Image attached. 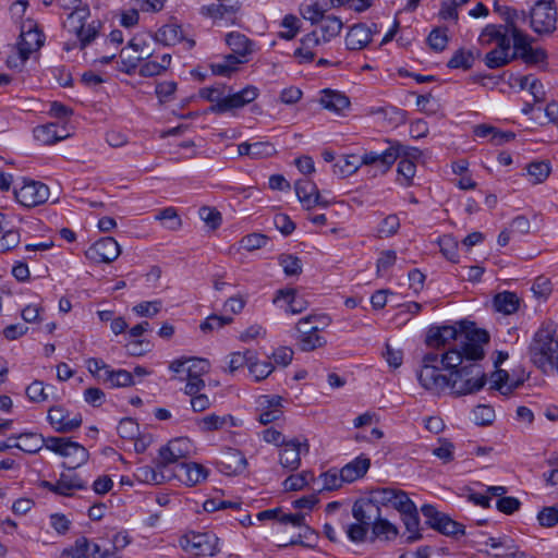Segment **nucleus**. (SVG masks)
I'll return each instance as SVG.
<instances>
[{"instance_id": "f704fd0d", "label": "nucleus", "mask_w": 558, "mask_h": 558, "mask_svg": "<svg viewBox=\"0 0 558 558\" xmlns=\"http://www.w3.org/2000/svg\"><path fill=\"white\" fill-rule=\"evenodd\" d=\"M154 38L163 46H174L183 38L182 29L177 24H167L155 33Z\"/></svg>"}, {"instance_id": "79ce46f5", "label": "nucleus", "mask_w": 558, "mask_h": 558, "mask_svg": "<svg viewBox=\"0 0 558 558\" xmlns=\"http://www.w3.org/2000/svg\"><path fill=\"white\" fill-rule=\"evenodd\" d=\"M322 35L323 41L328 43L338 36L342 29V22L336 16H324L320 26L317 28Z\"/></svg>"}, {"instance_id": "09e8293b", "label": "nucleus", "mask_w": 558, "mask_h": 558, "mask_svg": "<svg viewBox=\"0 0 558 558\" xmlns=\"http://www.w3.org/2000/svg\"><path fill=\"white\" fill-rule=\"evenodd\" d=\"M34 135L38 141L45 144H52L63 138V135L57 134L56 124L38 126L34 130Z\"/></svg>"}, {"instance_id": "9b49d317", "label": "nucleus", "mask_w": 558, "mask_h": 558, "mask_svg": "<svg viewBox=\"0 0 558 558\" xmlns=\"http://www.w3.org/2000/svg\"><path fill=\"white\" fill-rule=\"evenodd\" d=\"M258 96V89L248 85L240 92L225 94L223 100L219 105H211L209 111L213 113H225L234 109L242 108L254 101Z\"/></svg>"}, {"instance_id": "2eb2a0df", "label": "nucleus", "mask_w": 558, "mask_h": 558, "mask_svg": "<svg viewBox=\"0 0 558 558\" xmlns=\"http://www.w3.org/2000/svg\"><path fill=\"white\" fill-rule=\"evenodd\" d=\"M173 475L186 486H194L207 478L208 470L196 462H181L174 466Z\"/></svg>"}, {"instance_id": "5fc2aeb1", "label": "nucleus", "mask_w": 558, "mask_h": 558, "mask_svg": "<svg viewBox=\"0 0 558 558\" xmlns=\"http://www.w3.org/2000/svg\"><path fill=\"white\" fill-rule=\"evenodd\" d=\"M322 480V489L325 490H335L342 486L343 483H345L344 480H342V473L341 471L338 473L335 470H329L320 475Z\"/></svg>"}, {"instance_id": "4c0bfd02", "label": "nucleus", "mask_w": 558, "mask_h": 558, "mask_svg": "<svg viewBox=\"0 0 558 558\" xmlns=\"http://www.w3.org/2000/svg\"><path fill=\"white\" fill-rule=\"evenodd\" d=\"M245 61L246 60L240 59V57L230 53L221 61L211 63L210 69L215 75L230 76L234 71H236L238 65Z\"/></svg>"}, {"instance_id": "680f3d73", "label": "nucleus", "mask_w": 558, "mask_h": 558, "mask_svg": "<svg viewBox=\"0 0 558 558\" xmlns=\"http://www.w3.org/2000/svg\"><path fill=\"white\" fill-rule=\"evenodd\" d=\"M510 35L513 39V47L520 56V52L526 51L529 48H531V41L532 39L524 34L521 29H519L518 26H513L512 29H510Z\"/></svg>"}, {"instance_id": "774afa93", "label": "nucleus", "mask_w": 558, "mask_h": 558, "mask_svg": "<svg viewBox=\"0 0 558 558\" xmlns=\"http://www.w3.org/2000/svg\"><path fill=\"white\" fill-rule=\"evenodd\" d=\"M199 96L203 99L210 101L213 105H219L225 97V86L218 85L211 87H204L199 90Z\"/></svg>"}, {"instance_id": "4be33fe9", "label": "nucleus", "mask_w": 558, "mask_h": 558, "mask_svg": "<svg viewBox=\"0 0 558 558\" xmlns=\"http://www.w3.org/2000/svg\"><path fill=\"white\" fill-rule=\"evenodd\" d=\"M372 40V28L365 24L353 25L347 34L345 45L351 50H360Z\"/></svg>"}, {"instance_id": "052dcab7", "label": "nucleus", "mask_w": 558, "mask_h": 558, "mask_svg": "<svg viewBox=\"0 0 558 558\" xmlns=\"http://www.w3.org/2000/svg\"><path fill=\"white\" fill-rule=\"evenodd\" d=\"M539 524L544 527H553L558 523V504L544 507L537 514Z\"/></svg>"}, {"instance_id": "c9c22d12", "label": "nucleus", "mask_w": 558, "mask_h": 558, "mask_svg": "<svg viewBox=\"0 0 558 558\" xmlns=\"http://www.w3.org/2000/svg\"><path fill=\"white\" fill-rule=\"evenodd\" d=\"M88 451L83 446L69 440L62 457L71 459L68 466L69 469H76L88 460Z\"/></svg>"}, {"instance_id": "f3484780", "label": "nucleus", "mask_w": 558, "mask_h": 558, "mask_svg": "<svg viewBox=\"0 0 558 558\" xmlns=\"http://www.w3.org/2000/svg\"><path fill=\"white\" fill-rule=\"evenodd\" d=\"M381 510L377 507L374 501L373 492L371 493V497L365 500H357L354 502L352 507L353 518L357 523L364 524L366 526H373L374 522L378 520Z\"/></svg>"}, {"instance_id": "f03ea898", "label": "nucleus", "mask_w": 558, "mask_h": 558, "mask_svg": "<svg viewBox=\"0 0 558 558\" xmlns=\"http://www.w3.org/2000/svg\"><path fill=\"white\" fill-rule=\"evenodd\" d=\"M478 361H464L450 371V392L466 396L480 391L486 384V375Z\"/></svg>"}, {"instance_id": "b1692460", "label": "nucleus", "mask_w": 558, "mask_h": 558, "mask_svg": "<svg viewBox=\"0 0 558 558\" xmlns=\"http://www.w3.org/2000/svg\"><path fill=\"white\" fill-rule=\"evenodd\" d=\"M9 440H13V448H17L26 453L38 452L45 444V438L36 433H22L9 437Z\"/></svg>"}, {"instance_id": "3c124183", "label": "nucleus", "mask_w": 558, "mask_h": 558, "mask_svg": "<svg viewBox=\"0 0 558 558\" xmlns=\"http://www.w3.org/2000/svg\"><path fill=\"white\" fill-rule=\"evenodd\" d=\"M253 360H255V353L251 350H246L245 352H233L230 355L229 362L230 373H233L245 365L250 367V363H252Z\"/></svg>"}, {"instance_id": "69168bd1", "label": "nucleus", "mask_w": 558, "mask_h": 558, "mask_svg": "<svg viewBox=\"0 0 558 558\" xmlns=\"http://www.w3.org/2000/svg\"><path fill=\"white\" fill-rule=\"evenodd\" d=\"M300 13L303 19L311 21L313 24L320 22L324 17V9L318 3L302 5Z\"/></svg>"}, {"instance_id": "72a5a7b5", "label": "nucleus", "mask_w": 558, "mask_h": 558, "mask_svg": "<svg viewBox=\"0 0 558 558\" xmlns=\"http://www.w3.org/2000/svg\"><path fill=\"white\" fill-rule=\"evenodd\" d=\"M372 534L375 538L390 542L398 537L399 529L380 513L372 526Z\"/></svg>"}, {"instance_id": "338daca9", "label": "nucleus", "mask_w": 558, "mask_h": 558, "mask_svg": "<svg viewBox=\"0 0 558 558\" xmlns=\"http://www.w3.org/2000/svg\"><path fill=\"white\" fill-rule=\"evenodd\" d=\"M400 227L399 218L395 215H390L386 217L379 228H378V235L380 239L388 238L397 232V230Z\"/></svg>"}, {"instance_id": "cd10ccee", "label": "nucleus", "mask_w": 558, "mask_h": 558, "mask_svg": "<svg viewBox=\"0 0 558 558\" xmlns=\"http://www.w3.org/2000/svg\"><path fill=\"white\" fill-rule=\"evenodd\" d=\"M226 43L232 50V54L240 57V59L245 60V57L253 51V43L245 35L239 32H231L227 34Z\"/></svg>"}, {"instance_id": "7ed1b4c3", "label": "nucleus", "mask_w": 558, "mask_h": 558, "mask_svg": "<svg viewBox=\"0 0 558 558\" xmlns=\"http://www.w3.org/2000/svg\"><path fill=\"white\" fill-rule=\"evenodd\" d=\"M532 361L544 368L546 365L558 363V341L554 338V330L541 328L534 336L530 347Z\"/></svg>"}, {"instance_id": "393cba45", "label": "nucleus", "mask_w": 558, "mask_h": 558, "mask_svg": "<svg viewBox=\"0 0 558 558\" xmlns=\"http://www.w3.org/2000/svg\"><path fill=\"white\" fill-rule=\"evenodd\" d=\"M219 465L226 474H238L244 471L246 459L239 450L228 449L223 452Z\"/></svg>"}, {"instance_id": "13d9d810", "label": "nucleus", "mask_w": 558, "mask_h": 558, "mask_svg": "<svg viewBox=\"0 0 558 558\" xmlns=\"http://www.w3.org/2000/svg\"><path fill=\"white\" fill-rule=\"evenodd\" d=\"M232 322V317L213 314L201 324L199 328L204 332H209L215 329H220L226 325H230Z\"/></svg>"}, {"instance_id": "6e6552de", "label": "nucleus", "mask_w": 558, "mask_h": 558, "mask_svg": "<svg viewBox=\"0 0 558 558\" xmlns=\"http://www.w3.org/2000/svg\"><path fill=\"white\" fill-rule=\"evenodd\" d=\"M193 451L192 442L186 437H179L170 440L161 447L157 457V466L167 469L169 465L181 463L180 460L191 456Z\"/></svg>"}, {"instance_id": "4d7b16f0", "label": "nucleus", "mask_w": 558, "mask_h": 558, "mask_svg": "<svg viewBox=\"0 0 558 558\" xmlns=\"http://www.w3.org/2000/svg\"><path fill=\"white\" fill-rule=\"evenodd\" d=\"M199 218L209 229H216L221 223V214L213 207L204 206L198 210Z\"/></svg>"}, {"instance_id": "58836bf2", "label": "nucleus", "mask_w": 558, "mask_h": 558, "mask_svg": "<svg viewBox=\"0 0 558 558\" xmlns=\"http://www.w3.org/2000/svg\"><path fill=\"white\" fill-rule=\"evenodd\" d=\"M494 306L497 312L510 315L519 308V298L513 292H502L494 298Z\"/></svg>"}, {"instance_id": "412c9836", "label": "nucleus", "mask_w": 558, "mask_h": 558, "mask_svg": "<svg viewBox=\"0 0 558 558\" xmlns=\"http://www.w3.org/2000/svg\"><path fill=\"white\" fill-rule=\"evenodd\" d=\"M20 41L17 44L19 54L22 61H26L31 53L39 49L43 45V34L36 29L29 27L28 31L22 28Z\"/></svg>"}, {"instance_id": "473e14b6", "label": "nucleus", "mask_w": 558, "mask_h": 558, "mask_svg": "<svg viewBox=\"0 0 558 558\" xmlns=\"http://www.w3.org/2000/svg\"><path fill=\"white\" fill-rule=\"evenodd\" d=\"M319 101L324 108L335 112H341L350 106V100L344 94L329 89L323 92Z\"/></svg>"}, {"instance_id": "423d86ee", "label": "nucleus", "mask_w": 558, "mask_h": 558, "mask_svg": "<svg viewBox=\"0 0 558 558\" xmlns=\"http://www.w3.org/2000/svg\"><path fill=\"white\" fill-rule=\"evenodd\" d=\"M557 12L553 0L538 1L530 12V25L537 34H550L556 29Z\"/></svg>"}, {"instance_id": "c03bdc74", "label": "nucleus", "mask_w": 558, "mask_h": 558, "mask_svg": "<svg viewBox=\"0 0 558 558\" xmlns=\"http://www.w3.org/2000/svg\"><path fill=\"white\" fill-rule=\"evenodd\" d=\"M318 331H303V335H299V345L302 351L310 352L326 344V339L319 336Z\"/></svg>"}, {"instance_id": "2f4dec72", "label": "nucleus", "mask_w": 558, "mask_h": 558, "mask_svg": "<svg viewBox=\"0 0 558 558\" xmlns=\"http://www.w3.org/2000/svg\"><path fill=\"white\" fill-rule=\"evenodd\" d=\"M362 166H365L364 154L362 156L350 154L333 165V172L341 177H349L355 173Z\"/></svg>"}, {"instance_id": "6e6d98bb", "label": "nucleus", "mask_w": 558, "mask_h": 558, "mask_svg": "<svg viewBox=\"0 0 558 558\" xmlns=\"http://www.w3.org/2000/svg\"><path fill=\"white\" fill-rule=\"evenodd\" d=\"M156 219L160 220L162 225L170 230H175L181 226V219L173 207H167L160 210L156 215Z\"/></svg>"}, {"instance_id": "e2e57ef3", "label": "nucleus", "mask_w": 558, "mask_h": 558, "mask_svg": "<svg viewBox=\"0 0 558 558\" xmlns=\"http://www.w3.org/2000/svg\"><path fill=\"white\" fill-rule=\"evenodd\" d=\"M250 373L259 381L267 378L274 372V365L270 362H257L256 359L250 363Z\"/></svg>"}, {"instance_id": "a19ab883", "label": "nucleus", "mask_w": 558, "mask_h": 558, "mask_svg": "<svg viewBox=\"0 0 558 558\" xmlns=\"http://www.w3.org/2000/svg\"><path fill=\"white\" fill-rule=\"evenodd\" d=\"M519 87L521 89H527L533 96L535 102L545 100V89L539 80L533 75H524L518 80Z\"/></svg>"}, {"instance_id": "1a4fd4ad", "label": "nucleus", "mask_w": 558, "mask_h": 558, "mask_svg": "<svg viewBox=\"0 0 558 558\" xmlns=\"http://www.w3.org/2000/svg\"><path fill=\"white\" fill-rule=\"evenodd\" d=\"M373 492L374 501L377 507H391L402 514L404 511H409L414 504L408 496V494L400 489L390 487L376 488Z\"/></svg>"}, {"instance_id": "a211bd4d", "label": "nucleus", "mask_w": 558, "mask_h": 558, "mask_svg": "<svg viewBox=\"0 0 558 558\" xmlns=\"http://www.w3.org/2000/svg\"><path fill=\"white\" fill-rule=\"evenodd\" d=\"M302 446L305 448V452H307L308 444L306 439L304 442H301L299 439H291L283 445V449L279 453V462L284 469L290 471L299 469Z\"/></svg>"}, {"instance_id": "a878e982", "label": "nucleus", "mask_w": 558, "mask_h": 558, "mask_svg": "<svg viewBox=\"0 0 558 558\" xmlns=\"http://www.w3.org/2000/svg\"><path fill=\"white\" fill-rule=\"evenodd\" d=\"M239 8V0H218V3L203 7L201 13L213 19H223L234 14Z\"/></svg>"}, {"instance_id": "bf43d9fd", "label": "nucleus", "mask_w": 558, "mask_h": 558, "mask_svg": "<svg viewBox=\"0 0 558 558\" xmlns=\"http://www.w3.org/2000/svg\"><path fill=\"white\" fill-rule=\"evenodd\" d=\"M279 262L287 276H296L302 271V262L296 256L281 255Z\"/></svg>"}, {"instance_id": "c756f323", "label": "nucleus", "mask_w": 558, "mask_h": 558, "mask_svg": "<svg viewBox=\"0 0 558 558\" xmlns=\"http://www.w3.org/2000/svg\"><path fill=\"white\" fill-rule=\"evenodd\" d=\"M198 427L206 433L219 430L227 426L234 427L236 422L232 415L209 414L197 421Z\"/></svg>"}, {"instance_id": "ea45409f", "label": "nucleus", "mask_w": 558, "mask_h": 558, "mask_svg": "<svg viewBox=\"0 0 558 558\" xmlns=\"http://www.w3.org/2000/svg\"><path fill=\"white\" fill-rule=\"evenodd\" d=\"M57 494L61 496H72V492L75 489L86 488V484L76 475H70L62 473L60 478L57 481Z\"/></svg>"}, {"instance_id": "f257e3e1", "label": "nucleus", "mask_w": 558, "mask_h": 558, "mask_svg": "<svg viewBox=\"0 0 558 558\" xmlns=\"http://www.w3.org/2000/svg\"><path fill=\"white\" fill-rule=\"evenodd\" d=\"M426 341L429 347L435 348L454 341L453 347L441 354L444 368L451 369L464 361L483 360L484 345L488 343L489 335L484 329H477L474 323L462 320L452 326L430 328Z\"/></svg>"}, {"instance_id": "c85d7f7f", "label": "nucleus", "mask_w": 558, "mask_h": 558, "mask_svg": "<svg viewBox=\"0 0 558 558\" xmlns=\"http://www.w3.org/2000/svg\"><path fill=\"white\" fill-rule=\"evenodd\" d=\"M280 300L287 303V311L291 314H300L308 307V302L303 296L298 295L294 289L278 291L274 302Z\"/></svg>"}, {"instance_id": "bb28decb", "label": "nucleus", "mask_w": 558, "mask_h": 558, "mask_svg": "<svg viewBox=\"0 0 558 558\" xmlns=\"http://www.w3.org/2000/svg\"><path fill=\"white\" fill-rule=\"evenodd\" d=\"M84 254L95 264H109L120 256L121 250L120 246H88Z\"/></svg>"}, {"instance_id": "ddd939ff", "label": "nucleus", "mask_w": 558, "mask_h": 558, "mask_svg": "<svg viewBox=\"0 0 558 558\" xmlns=\"http://www.w3.org/2000/svg\"><path fill=\"white\" fill-rule=\"evenodd\" d=\"M283 399L278 395L259 396L257 399L258 422L268 425L283 417Z\"/></svg>"}, {"instance_id": "9d476101", "label": "nucleus", "mask_w": 558, "mask_h": 558, "mask_svg": "<svg viewBox=\"0 0 558 558\" xmlns=\"http://www.w3.org/2000/svg\"><path fill=\"white\" fill-rule=\"evenodd\" d=\"M16 201L25 207H34L44 204L49 197V187L36 181L25 182L20 187H14Z\"/></svg>"}, {"instance_id": "4468645a", "label": "nucleus", "mask_w": 558, "mask_h": 558, "mask_svg": "<svg viewBox=\"0 0 558 558\" xmlns=\"http://www.w3.org/2000/svg\"><path fill=\"white\" fill-rule=\"evenodd\" d=\"M210 369V363L205 359L191 357V363L186 367V385L184 393L194 396L201 392L205 387L202 376Z\"/></svg>"}, {"instance_id": "f8f14e48", "label": "nucleus", "mask_w": 558, "mask_h": 558, "mask_svg": "<svg viewBox=\"0 0 558 558\" xmlns=\"http://www.w3.org/2000/svg\"><path fill=\"white\" fill-rule=\"evenodd\" d=\"M416 376L421 387L432 395L439 396L450 389V375L441 374L439 367H421Z\"/></svg>"}, {"instance_id": "0e129e2a", "label": "nucleus", "mask_w": 558, "mask_h": 558, "mask_svg": "<svg viewBox=\"0 0 558 558\" xmlns=\"http://www.w3.org/2000/svg\"><path fill=\"white\" fill-rule=\"evenodd\" d=\"M427 41L433 50L442 51L448 44V36L446 29H433L427 37Z\"/></svg>"}, {"instance_id": "6ab92c4d", "label": "nucleus", "mask_w": 558, "mask_h": 558, "mask_svg": "<svg viewBox=\"0 0 558 558\" xmlns=\"http://www.w3.org/2000/svg\"><path fill=\"white\" fill-rule=\"evenodd\" d=\"M48 421L59 433H68L76 429L82 424V416L75 415L69 418V413L61 407H52L48 411Z\"/></svg>"}, {"instance_id": "49530a36", "label": "nucleus", "mask_w": 558, "mask_h": 558, "mask_svg": "<svg viewBox=\"0 0 558 558\" xmlns=\"http://www.w3.org/2000/svg\"><path fill=\"white\" fill-rule=\"evenodd\" d=\"M517 53H513L511 57L501 50L493 49L486 53L484 58V63L489 69H498L507 65L515 58Z\"/></svg>"}, {"instance_id": "5701e85b", "label": "nucleus", "mask_w": 558, "mask_h": 558, "mask_svg": "<svg viewBox=\"0 0 558 558\" xmlns=\"http://www.w3.org/2000/svg\"><path fill=\"white\" fill-rule=\"evenodd\" d=\"M371 468V460L364 454L359 456L353 461L347 463L340 471L342 473V480L345 483H353L354 481L362 478Z\"/></svg>"}, {"instance_id": "dca6fc26", "label": "nucleus", "mask_w": 558, "mask_h": 558, "mask_svg": "<svg viewBox=\"0 0 558 558\" xmlns=\"http://www.w3.org/2000/svg\"><path fill=\"white\" fill-rule=\"evenodd\" d=\"M295 194L305 209H312L315 206L326 207L328 202L325 201L316 186V184L307 179L295 182Z\"/></svg>"}, {"instance_id": "39448f33", "label": "nucleus", "mask_w": 558, "mask_h": 558, "mask_svg": "<svg viewBox=\"0 0 558 558\" xmlns=\"http://www.w3.org/2000/svg\"><path fill=\"white\" fill-rule=\"evenodd\" d=\"M182 549L196 557H213L218 549V537L210 533L190 532L180 539Z\"/></svg>"}, {"instance_id": "aec40b11", "label": "nucleus", "mask_w": 558, "mask_h": 558, "mask_svg": "<svg viewBox=\"0 0 558 558\" xmlns=\"http://www.w3.org/2000/svg\"><path fill=\"white\" fill-rule=\"evenodd\" d=\"M389 147L385 150L365 151L364 165L378 168L383 173L387 172L398 159V148H393L392 142L389 141Z\"/></svg>"}, {"instance_id": "603ef678", "label": "nucleus", "mask_w": 558, "mask_h": 558, "mask_svg": "<svg viewBox=\"0 0 558 558\" xmlns=\"http://www.w3.org/2000/svg\"><path fill=\"white\" fill-rule=\"evenodd\" d=\"M310 478H313V475L308 472L293 474L284 480L283 487L287 492L300 490L308 484Z\"/></svg>"}, {"instance_id": "37998d69", "label": "nucleus", "mask_w": 558, "mask_h": 558, "mask_svg": "<svg viewBox=\"0 0 558 558\" xmlns=\"http://www.w3.org/2000/svg\"><path fill=\"white\" fill-rule=\"evenodd\" d=\"M526 172L533 184L544 182L550 173V165L548 161H532L526 166Z\"/></svg>"}, {"instance_id": "de8ad7c7", "label": "nucleus", "mask_w": 558, "mask_h": 558, "mask_svg": "<svg viewBox=\"0 0 558 558\" xmlns=\"http://www.w3.org/2000/svg\"><path fill=\"white\" fill-rule=\"evenodd\" d=\"M104 381L110 384L111 387H131L135 385L133 374L125 369H118L114 373H108L107 377H104Z\"/></svg>"}, {"instance_id": "864d4df0", "label": "nucleus", "mask_w": 558, "mask_h": 558, "mask_svg": "<svg viewBox=\"0 0 558 558\" xmlns=\"http://www.w3.org/2000/svg\"><path fill=\"white\" fill-rule=\"evenodd\" d=\"M117 429L120 437L128 440H133L140 435L138 424L129 417L121 420Z\"/></svg>"}, {"instance_id": "20e7f679", "label": "nucleus", "mask_w": 558, "mask_h": 558, "mask_svg": "<svg viewBox=\"0 0 558 558\" xmlns=\"http://www.w3.org/2000/svg\"><path fill=\"white\" fill-rule=\"evenodd\" d=\"M89 9L85 7H75L63 22L64 28L74 34L80 41V47L83 49L89 45L97 36V28L93 24L85 25V21L89 16Z\"/></svg>"}, {"instance_id": "7c9ffc66", "label": "nucleus", "mask_w": 558, "mask_h": 558, "mask_svg": "<svg viewBox=\"0 0 558 558\" xmlns=\"http://www.w3.org/2000/svg\"><path fill=\"white\" fill-rule=\"evenodd\" d=\"M401 517L408 533L407 542L413 543L421 539L422 534L420 530V518L415 504L412 505V508H409V511H404Z\"/></svg>"}, {"instance_id": "e433bc0d", "label": "nucleus", "mask_w": 558, "mask_h": 558, "mask_svg": "<svg viewBox=\"0 0 558 558\" xmlns=\"http://www.w3.org/2000/svg\"><path fill=\"white\" fill-rule=\"evenodd\" d=\"M155 463L157 464V460ZM163 470L165 469H159L157 465L156 468L143 465L137 468L135 476L143 483L159 485L168 478V476L163 474Z\"/></svg>"}, {"instance_id": "8fccbe9b", "label": "nucleus", "mask_w": 558, "mask_h": 558, "mask_svg": "<svg viewBox=\"0 0 558 558\" xmlns=\"http://www.w3.org/2000/svg\"><path fill=\"white\" fill-rule=\"evenodd\" d=\"M470 0H445L440 4L439 16L442 20L457 21L459 17L458 8L464 5Z\"/></svg>"}, {"instance_id": "a18cd8bd", "label": "nucleus", "mask_w": 558, "mask_h": 558, "mask_svg": "<svg viewBox=\"0 0 558 558\" xmlns=\"http://www.w3.org/2000/svg\"><path fill=\"white\" fill-rule=\"evenodd\" d=\"M475 56L471 50L459 49L448 61V66L451 69L469 70L472 68Z\"/></svg>"}, {"instance_id": "0eeeda50", "label": "nucleus", "mask_w": 558, "mask_h": 558, "mask_svg": "<svg viewBox=\"0 0 558 558\" xmlns=\"http://www.w3.org/2000/svg\"><path fill=\"white\" fill-rule=\"evenodd\" d=\"M421 511L426 518V523L441 534L452 537L464 535V526L461 523L452 520L446 513L438 511L434 506L424 505Z\"/></svg>"}]
</instances>
